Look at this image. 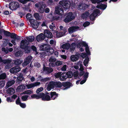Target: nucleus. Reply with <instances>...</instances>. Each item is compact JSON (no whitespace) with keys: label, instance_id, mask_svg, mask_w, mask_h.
Wrapping results in <instances>:
<instances>
[{"label":"nucleus","instance_id":"f257e3e1","mask_svg":"<svg viewBox=\"0 0 128 128\" xmlns=\"http://www.w3.org/2000/svg\"><path fill=\"white\" fill-rule=\"evenodd\" d=\"M59 4L61 6H58L55 8L54 14L62 16L64 13L63 7L65 9H68V8L69 4L67 1H60Z\"/></svg>","mask_w":128,"mask_h":128},{"label":"nucleus","instance_id":"f03ea898","mask_svg":"<svg viewBox=\"0 0 128 128\" xmlns=\"http://www.w3.org/2000/svg\"><path fill=\"white\" fill-rule=\"evenodd\" d=\"M54 87L56 88H60L63 86L62 88L63 90H67L72 86V84L69 82H64L62 83L60 82L54 81Z\"/></svg>","mask_w":128,"mask_h":128},{"label":"nucleus","instance_id":"7ed1b4c3","mask_svg":"<svg viewBox=\"0 0 128 128\" xmlns=\"http://www.w3.org/2000/svg\"><path fill=\"white\" fill-rule=\"evenodd\" d=\"M35 6L38 9V11L41 14L44 12V8L46 7V5L43 2H40L36 3L35 4Z\"/></svg>","mask_w":128,"mask_h":128},{"label":"nucleus","instance_id":"20e7f679","mask_svg":"<svg viewBox=\"0 0 128 128\" xmlns=\"http://www.w3.org/2000/svg\"><path fill=\"white\" fill-rule=\"evenodd\" d=\"M75 18V16L73 13L72 12H70L64 15V18L63 21L66 23H68L74 19Z\"/></svg>","mask_w":128,"mask_h":128},{"label":"nucleus","instance_id":"39448f33","mask_svg":"<svg viewBox=\"0 0 128 128\" xmlns=\"http://www.w3.org/2000/svg\"><path fill=\"white\" fill-rule=\"evenodd\" d=\"M29 42L26 39L22 40L20 44V48L23 50H24L26 53L27 50L29 48L28 46Z\"/></svg>","mask_w":128,"mask_h":128},{"label":"nucleus","instance_id":"423d86ee","mask_svg":"<svg viewBox=\"0 0 128 128\" xmlns=\"http://www.w3.org/2000/svg\"><path fill=\"white\" fill-rule=\"evenodd\" d=\"M9 8L12 10H16L20 6L19 4L17 2H12L9 4Z\"/></svg>","mask_w":128,"mask_h":128},{"label":"nucleus","instance_id":"0eeeda50","mask_svg":"<svg viewBox=\"0 0 128 128\" xmlns=\"http://www.w3.org/2000/svg\"><path fill=\"white\" fill-rule=\"evenodd\" d=\"M30 22L34 29H36L38 28L39 23L36 20H30Z\"/></svg>","mask_w":128,"mask_h":128},{"label":"nucleus","instance_id":"6e6552de","mask_svg":"<svg viewBox=\"0 0 128 128\" xmlns=\"http://www.w3.org/2000/svg\"><path fill=\"white\" fill-rule=\"evenodd\" d=\"M43 101H49L51 100L50 96L46 94L43 93L41 92L40 98Z\"/></svg>","mask_w":128,"mask_h":128},{"label":"nucleus","instance_id":"1a4fd4ad","mask_svg":"<svg viewBox=\"0 0 128 128\" xmlns=\"http://www.w3.org/2000/svg\"><path fill=\"white\" fill-rule=\"evenodd\" d=\"M32 59V56H28L24 60V62L22 64L23 66L24 67L29 64L30 62Z\"/></svg>","mask_w":128,"mask_h":128},{"label":"nucleus","instance_id":"9d476101","mask_svg":"<svg viewBox=\"0 0 128 128\" xmlns=\"http://www.w3.org/2000/svg\"><path fill=\"white\" fill-rule=\"evenodd\" d=\"M40 50L42 51L50 49L49 45L47 44H44L39 46Z\"/></svg>","mask_w":128,"mask_h":128},{"label":"nucleus","instance_id":"9b49d317","mask_svg":"<svg viewBox=\"0 0 128 128\" xmlns=\"http://www.w3.org/2000/svg\"><path fill=\"white\" fill-rule=\"evenodd\" d=\"M20 70V68L18 66H16L11 68L10 70V73L15 74L19 72Z\"/></svg>","mask_w":128,"mask_h":128},{"label":"nucleus","instance_id":"f8f14e48","mask_svg":"<svg viewBox=\"0 0 128 128\" xmlns=\"http://www.w3.org/2000/svg\"><path fill=\"white\" fill-rule=\"evenodd\" d=\"M45 38L44 34L42 33H41L36 36V39L37 41L39 42L40 41L44 40Z\"/></svg>","mask_w":128,"mask_h":128},{"label":"nucleus","instance_id":"ddd939ff","mask_svg":"<svg viewBox=\"0 0 128 128\" xmlns=\"http://www.w3.org/2000/svg\"><path fill=\"white\" fill-rule=\"evenodd\" d=\"M80 57L81 55L79 54H77L75 55H72L70 57V60L73 62H75L78 60Z\"/></svg>","mask_w":128,"mask_h":128},{"label":"nucleus","instance_id":"4468645a","mask_svg":"<svg viewBox=\"0 0 128 128\" xmlns=\"http://www.w3.org/2000/svg\"><path fill=\"white\" fill-rule=\"evenodd\" d=\"M79 28V27L78 26H72L68 28V31L70 34H71L76 31L77 29Z\"/></svg>","mask_w":128,"mask_h":128},{"label":"nucleus","instance_id":"2eb2a0df","mask_svg":"<svg viewBox=\"0 0 128 128\" xmlns=\"http://www.w3.org/2000/svg\"><path fill=\"white\" fill-rule=\"evenodd\" d=\"M45 36L48 38H51L52 37V33L48 30H46L44 32Z\"/></svg>","mask_w":128,"mask_h":128},{"label":"nucleus","instance_id":"dca6fc26","mask_svg":"<svg viewBox=\"0 0 128 128\" xmlns=\"http://www.w3.org/2000/svg\"><path fill=\"white\" fill-rule=\"evenodd\" d=\"M27 50V53L28 54L30 53L32 51V50L34 52H37V49L36 47L34 45L32 46L31 47L29 46Z\"/></svg>","mask_w":128,"mask_h":128},{"label":"nucleus","instance_id":"f3484780","mask_svg":"<svg viewBox=\"0 0 128 128\" xmlns=\"http://www.w3.org/2000/svg\"><path fill=\"white\" fill-rule=\"evenodd\" d=\"M58 94L55 92H50V98L51 100H54L57 98Z\"/></svg>","mask_w":128,"mask_h":128},{"label":"nucleus","instance_id":"a211bd4d","mask_svg":"<svg viewBox=\"0 0 128 128\" xmlns=\"http://www.w3.org/2000/svg\"><path fill=\"white\" fill-rule=\"evenodd\" d=\"M44 71L46 72L47 74H48L51 73L53 70V69L50 67H44Z\"/></svg>","mask_w":128,"mask_h":128},{"label":"nucleus","instance_id":"6ab92c4d","mask_svg":"<svg viewBox=\"0 0 128 128\" xmlns=\"http://www.w3.org/2000/svg\"><path fill=\"white\" fill-rule=\"evenodd\" d=\"M54 87V81H52L48 84L47 90L48 91H50L52 89H53Z\"/></svg>","mask_w":128,"mask_h":128},{"label":"nucleus","instance_id":"aec40b11","mask_svg":"<svg viewBox=\"0 0 128 128\" xmlns=\"http://www.w3.org/2000/svg\"><path fill=\"white\" fill-rule=\"evenodd\" d=\"M70 46V44L68 43H66L63 44L61 46V48L64 49L68 50Z\"/></svg>","mask_w":128,"mask_h":128},{"label":"nucleus","instance_id":"412c9836","mask_svg":"<svg viewBox=\"0 0 128 128\" xmlns=\"http://www.w3.org/2000/svg\"><path fill=\"white\" fill-rule=\"evenodd\" d=\"M106 4H101L100 5H98L96 6V8L101 10H104L106 8L107 6V2L106 3Z\"/></svg>","mask_w":128,"mask_h":128},{"label":"nucleus","instance_id":"4be33fe9","mask_svg":"<svg viewBox=\"0 0 128 128\" xmlns=\"http://www.w3.org/2000/svg\"><path fill=\"white\" fill-rule=\"evenodd\" d=\"M89 14L88 12L86 11L81 14V17L83 19H86L89 16Z\"/></svg>","mask_w":128,"mask_h":128},{"label":"nucleus","instance_id":"5701e85b","mask_svg":"<svg viewBox=\"0 0 128 128\" xmlns=\"http://www.w3.org/2000/svg\"><path fill=\"white\" fill-rule=\"evenodd\" d=\"M24 79L23 75L22 73H20L19 76L17 77L16 79L17 82H21Z\"/></svg>","mask_w":128,"mask_h":128},{"label":"nucleus","instance_id":"b1692460","mask_svg":"<svg viewBox=\"0 0 128 128\" xmlns=\"http://www.w3.org/2000/svg\"><path fill=\"white\" fill-rule=\"evenodd\" d=\"M66 73V72H63L61 74V76L60 77V79L61 81L65 80L67 78Z\"/></svg>","mask_w":128,"mask_h":128},{"label":"nucleus","instance_id":"393cba45","mask_svg":"<svg viewBox=\"0 0 128 128\" xmlns=\"http://www.w3.org/2000/svg\"><path fill=\"white\" fill-rule=\"evenodd\" d=\"M6 92L8 94H12L14 93V90L13 88H10L6 90Z\"/></svg>","mask_w":128,"mask_h":128},{"label":"nucleus","instance_id":"a878e982","mask_svg":"<svg viewBox=\"0 0 128 128\" xmlns=\"http://www.w3.org/2000/svg\"><path fill=\"white\" fill-rule=\"evenodd\" d=\"M76 44L75 42L72 43L70 45V52H74L75 49Z\"/></svg>","mask_w":128,"mask_h":128},{"label":"nucleus","instance_id":"bb28decb","mask_svg":"<svg viewBox=\"0 0 128 128\" xmlns=\"http://www.w3.org/2000/svg\"><path fill=\"white\" fill-rule=\"evenodd\" d=\"M14 63L16 65H19L21 64L23 62V60L20 59H18L14 60Z\"/></svg>","mask_w":128,"mask_h":128},{"label":"nucleus","instance_id":"cd10ccee","mask_svg":"<svg viewBox=\"0 0 128 128\" xmlns=\"http://www.w3.org/2000/svg\"><path fill=\"white\" fill-rule=\"evenodd\" d=\"M27 41L29 42H32L34 40V36H30L29 37H27L26 38Z\"/></svg>","mask_w":128,"mask_h":128},{"label":"nucleus","instance_id":"c85d7f7f","mask_svg":"<svg viewBox=\"0 0 128 128\" xmlns=\"http://www.w3.org/2000/svg\"><path fill=\"white\" fill-rule=\"evenodd\" d=\"M41 92L38 95L34 94L31 96V97L32 98H35L36 99H39L40 98Z\"/></svg>","mask_w":128,"mask_h":128},{"label":"nucleus","instance_id":"c756f323","mask_svg":"<svg viewBox=\"0 0 128 128\" xmlns=\"http://www.w3.org/2000/svg\"><path fill=\"white\" fill-rule=\"evenodd\" d=\"M1 62H2L4 64H10L12 62V60H3L1 59Z\"/></svg>","mask_w":128,"mask_h":128},{"label":"nucleus","instance_id":"7c9ffc66","mask_svg":"<svg viewBox=\"0 0 128 128\" xmlns=\"http://www.w3.org/2000/svg\"><path fill=\"white\" fill-rule=\"evenodd\" d=\"M32 90H27L24 92L22 93L21 94V95L22 94H28L29 95L30 94L32 93Z\"/></svg>","mask_w":128,"mask_h":128},{"label":"nucleus","instance_id":"2f4dec72","mask_svg":"<svg viewBox=\"0 0 128 128\" xmlns=\"http://www.w3.org/2000/svg\"><path fill=\"white\" fill-rule=\"evenodd\" d=\"M34 16L37 20H39L41 19L38 13H35L34 14Z\"/></svg>","mask_w":128,"mask_h":128},{"label":"nucleus","instance_id":"473e14b6","mask_svg":"<svg viewBox=\"0 0 128 128\" xmlns=\"http://www.w3.org/2000/svg\"><path fill=\"white\" fill-rule=\"evenodd\" d=\"M56 36L58 38L64 36L61 32H58L57 31H56Z\"/></svg>","mask_w":128,"mask_h":128},{"label":"nucleus","instance_id":"72a5a7b5","mask_svg":"<svg viewBox=\"0 0 128 128\" xmlns=\"http://www.w3.org/2000/svg\"><path fill=\"white\" fill-rule=\"evenodd\" d=\"M66 77L69 78H71L72 76V72L71 71H68L67 72H66Z\"/></svg>","mask_w":128,"mask_h":128},{"label":"nucleus","instance_id":"f704fd0d","mask_svg":"<svg viewBox=\"0 0 128 128\" xmlns=\"http://www.w3.org/2000/svg\"><path fill=\"white\" fill-rule=\"evenodd\" d=\"M25 86L24 85H22L19 86L18 87V89L19 90L21 91L25 89Z\"/></svg>","mask_w":128,"mask_h":128},{"label":"nucleus","instance_id":"c9c22d12","mask_svg":"<svg viewBox=\"0 0 128 128\" xmlns=\"http://www.w3.org/2000/svg\"><path fill=\"white\" fill-rule=\"evenodd\" d=\"M6 76V74L5 73H3L0 75V80L5 79Z\"/></svg>","mask_w":128,"mask_h":128},{"label":"nucleus","instance_id":"e433bc0d","mask_svg":"<svg viewBox=\"0 0 128 128\" xmlns=\"http://www.w3.org/2000/svg\"><path fill=\"white\" fill-rule=\"evenodd\" d=\"M5 83V81L4 80H2L0 81V88H1L4 87Z\"/></svg>","mask_w":128,"mask_h":128},{"label":"nucleus","instance_id":"4c0bfd02","mask_svg":"<svg viewBox=\"0 0 128 128\" xmlns=\"http://www.w3.org/2000/svg\"><path fill=\"white\" fill-rule=\"evenodd\" d=\"M4 35L6 36H10L11 33L10 32L6 31L5 30H4Z\"/></svg>","mask_w":128,"mask_h":128},{"label":"nucleus","instance_id":"58836bf2","mask_svg":"<svg viewBox=\"0 0 128 128\" xmlns=\"http://www.w3.org/2000/svg\"><path fill=\"white\" fill-rule=\"evenodd\" d=\"M100 12V10L98 9H96L94 10L93 12L92 13L94 16L96 15V16L98 15V14H99Z\"/></svg>","mask_w":128,"mask_h":128},{"label":"nucleus","instance_id":"ea45409f","mask_svg":"<svg viewBox=\"0 0 128 128\" xmlns=\"http://www.w3.org/2000/svg\"><path fill=\"white\" fill-rule=\"evenodd\" d=\"M89 60V58H88L87 57L84 60L83 63L84 65L85 66H86V64H88V62Z\"/></svg>","mask_w":128,"mask_h":128},{"label":"nucleus","instance_id":"a19ab883","mask_svg":"<svg viewBox=\"0 0 128 128\" xmlns=\"http://www.w3.org/2000/svg\"><path fill=\"white\" fill-rule=\"evenodd\" d=\"M32 17V14L29 13L27 14L26 16V18L28 20H29V22L30 20H33V19L31 18V17Z\"/></svg>","mask_w":128,"mask_h":128},{"label":"nucleus","instance_id":"79ce46f5","mask_svg":"<svg viewBox=\"0 0 128 128\" xmlns=\"http://www.w3.org/2000/svg\"><path fill=\"white\" fill-rule=\"evenodd\" d=\"M96 16L92 14L90 16V19L92 21H94L95 20Z\"/></svg>","mask_w":128,"mask_h":128},{"label":"nucleus","instance_id":"37998d69","mask_svg":"<svg viewBox=\"0 0 128 128\" xmlns=\"http://www.w3.org/2000/svg\"><path fill=\"white\" fill-rule=\"evenodd\" d=\"M20 2L23 4H25L28 2H30V0H18Z\"/></svg>","mask_w":128,"mask_h":128},{"label":"nucleus","instance_id":"c03bdc74","mask_svg":"<svg viewBox=\"0 0 128 128\" xmlns=\"http://www.w3.org/2000/svg\"><path fill=\"white\" fill-rule=\"evenodd\" d=\"M50 79L49 78H46L41 79L40 81L42 82H46L49 80Z\"/></svg>","mask_w":128,"mask_h":128},{"label":"nucleus","instance_id":"a18cd8bd","mask_svg":"<svg viewBox=\"0 0 128 128\" xmlns=\"http://www.w3.org/2000/svg\"><path fill=\"white\" fill-rule=\"evenodd\" d=\"M22 52L21 51H18L16 52L15 54V56H16L19 57L21 56V54H22Z\"/></svg>","mask_w":128,"mask_h":128},{"label":"nucleus","instance_id":"49530a36","mask_svg":"<svg viewBox=\"0 0 128 128\" xmlns=\"http://www.w3.org/2000/svg\"><path fill=\"white\" fill-rule=\"evenodd\" d=\"M28 95H24L22 96L21 97V98L23 101H26L28 98Z\"/></svg>","mask_w":128,"mask_h":128},{"label":"nucleus","instance_id":"de8ad7c7","mask_svg":"<svg viewBox=\"0 0 128 128\" xmlns=\"http://www.w3.org/2000/svg\"><path fill=\"white\" fill-rule=\"evenodd\" d=\"M44 90V88L43 87H41L40 88H38L36 90V93L38 94H39L40 93V92Z\"/></svg>","mask_w":128,"mask_h":128},{"label":"nucleus","instance_id":"09e8293b","mask_svg":"<svg viewBox=\"0 0 128 128\" xmlns=\"http://www.w3.org/2000/svg\"><path fill=\"white\" fill-rule=\"evenodd\" d=\"M17 36V35L15 34L14 33H11V34L10 36V38H12L15 39L16 37V36Z\"/></svg>","mask_w":128,"mask_h":128},{"label":"nucleus","instance_id":"8fccbe9b","mask_svg":"<svg viewBox=\"0 0 128 128\" xmlns=\"http://www.w3.org/2000/svg\"><path fill=\"white\" fill-rule=\"evenodd\" d=\"M90 23L88 21H86L83 24V26L84 28L86 27V26H89L90 25Z\"/></svg>","mask_w":128,"mask_h":128},{"label":"nucleus","instance_id":"3c124183","mask_svg":"<svg viewBox=\"0 0 128 128\" xmlns=\"http://www.w3.org/2000/svg\"><path fill=\"white\" fill-rule=\"evenodd\" d=\"M61 72H58L55 74V76L57 78H60L61 76Z\"/></svg>","mask_w":128,"mask_h":128},{"label":"nucleus","instance_id":"603ef678","mask_svg":"<svg viewBox=\"0 0 128 128\" xmlns=\"http://www.w3.org/2000/svg\"><path fill=\"white\" fill-rule=\"evenodd\" d=\"M55 64L56 66H60L62 64V61H57L55 62Z\"/></svg>","mask_w":128,"mask_h":128},{"label":"nucleus","instance_id":"864d4df0","mask_svg":"<svg viewBox=\"0 0 128 128\" xmlns=\"http://www.w3.org/2000/svg\"><path fill=\"white\" fill-rule=\"evenodd\" d=\"M85 50L86 53L88 54H90V53L89 50V48L88 46L86 47Z\"/></svg>","mask_w":128,"mask_h":128},{"label":"nucleus","instance_id":"5fc2aeb1","mask_svg":"<svg viewBox=\"0 0 128 128\" xmlns=\"http://www.w3.org/2000/svg\"><path fill=\"white\" fill-rule=\"evenodd\" d=\"M28 89H30L34 87L33 85V83L29 84L26 86Z\"/></svg>","mask_w":128,"mask_h":128},{"label":"nucleus","instance_id":"6e6d98bb","mask_svg":"<svg viewBox=\"0 0 128 128\" xmlns=\"http://www.w3.org/2000/svg\"><path fill=\"white\" fill-rule=\"evenodd\" d=\"M16 104L17 105H20V104L21 103L20 102V98L19 97H18L17 100L16 101Z\"/></svg>","mask_w":128,"mask_h":128},{"label":"nucleus","instance_id":"4d7b16f0","mask_svg":"<svg viewBox=\"0 0 128 128\" xmlns=\"http://www.w3.org/2000/svg\"><path fill=\"white\" fill-rule=\"evenodd\" d=\"M81 45L85 47L88 46V44L82 41L81 42Z\"/></svg>","mask_w":128,"mask_h":128},{"label":"nucleus","instance_id":"13d9d810","mask_svg":"<svg viewBox=\"0 0 128 128\" xmlns=\"http://www.w3.org/2000/svg\"><path fill=\"white\" fill-rule=\"evenodd\" d=\"M88 74L89 73L88 72H86L85 73L84 76V79L86 80V78L88 77Z\"/></svg>","mask_w":128,"mask_h":128},{"label":"nucleus","instance_id":"bf43d9fd","mask_svg":"<svg viewBox=\"0 0 128 128\" xmlns=\"http://www.w3.org/2000/svg\"><path fill=\"white\" fill-rule=\"evenodd\" d=\"M34 66H35L38 68L40 67L41 66L40 64L38 62H35L34 64Z\"/></svg>","mask_w":128,"mask_h":128},{"label":"nucleus","instance_id":"052dcab7","mask_svg":"<svg viewBox=\"0 0 128 128\" xmlns=\"http://www.w3.org/2000/svg\"><path fill=\"white\" fill-rule=\"evenodd\" d=\"M60 17L59 16H54L52 17V19L53 20H58V19Z\"/></svg>","mask_w":128,"mask_h":128},{"label":"nucleus","instance_id":"680f3d73","mask_svg":"<svg viewBox=\"0 0 128 128\" xmlns=\"http://www.w3.org/2000/svg\"><path fill=\"white\" fill-rule=\"evenodd\" d=\"M78 71H76L74 72L73 75L74 77H77L78 75Z\"/></svg>","mask_w":128,"mask_h":128},{"label":"nucleus","instance_id":"e2e57ef3","mask_svg":"<svg viewBox=\"0 0 128 128\" xmlns=\"http://www.w3.org/2000/svg\"><path fill=\"white\" fill-rule=\"evenodd\" d=\"M2 51L4 52L6 54L8 53V50H6L5 48H2Z\"/></svg>","mask_w":128,"mask_h":128},{"label":"nucleus","instance_id":"0e129e2a","mask_svg":"<svg viewBox=\"0 0 128 128\" xmlns=\"http://www.w3.org/2000/svg\"><path fill=\"white\" fill-rule=\"evenodd\" d=\"M62 32H61L62 34H63L64 35L66 32H67V29L65 28H64L62 30Z\"/></svg>","mask_w":128,"mask_h":128},{"label":"nucleus","instance_id":"69168bd1","mask_svg":"<svg viewBox=\"0 0 128 128\" xmlns=\"http://www.w3.org/2000/svg\"><path fill=\"white\" fill-rule=\"evenodd\" d=\"M40 84V82H36L34 83H33L34 87L39 86Z\"/></svg>","mask_w":128,"mask_h":128},{"label":"nucleus","instance_id":"338daca9","mask_svg":"<svg viewBox=\"0 0 128 128\" xmlns=\"http://www.w3.org/2000/svg\"><path fill=\"white\" fill-rule=\"evenodd\" d=\"M19 15L20 16V17L22 18L23 16H24L25 14V13L23 12H20L18 13Z\"/></svg>","mask_w":128,"mask_h":128},{"label":"nucleus","instance_id":"774afa93","mask_svg":"<svg viewBox=\"0 0 128 128\" xmlns=\"http://www.w3.org/2000/svg\"><path fill=\"white\" fill-rule=\"evenodd\" d=\"M22 108H26V105L25 104L21 102L19 105Z\"/></svg>","mask_w":128,"mask_h":128}]
</instances>
